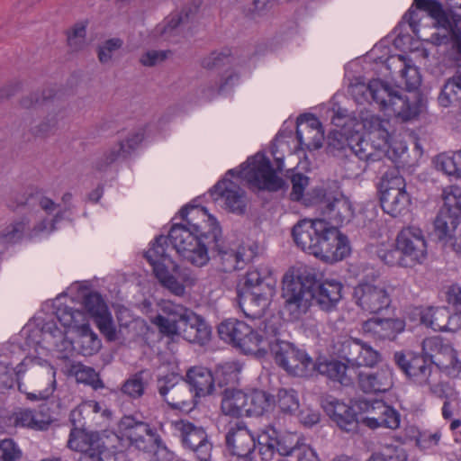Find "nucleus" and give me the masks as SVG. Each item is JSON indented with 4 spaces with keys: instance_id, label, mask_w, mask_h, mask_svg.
<instances>
[{
    "instance_id": "1",
    "label": "nucleus",
    "mask_w": 461,
    "mask_h": 461,
    "mask_svg": "<svg viewBox=\"0 0 461 461\" xmlns=\"http://www.w3.org/2000/svg\"><path fill=\"white\" fill-rule=\"evenodd\" d=\"M367 136L347 130L334 131L329 136L328 146L334 157L344 161L350 176L364 173L371 162L381 160L389 149V122L375 114L361 117Z\"/></svg>"
},
{
    "instance_id": "2",
    "label": "nucleus",
    "mask_w": 461,
    "mask_h": 461,
    "mask_svg": "<svg viewBox=\"0 0 461 461\" xmlns=\"http://www.w3.org/2000/svg\"><path fill=\"white\" fill-rule=\"evenodd\" d=\"M316 274L307 266L290 269L283 279L285 310L291 319L298 320L307 312L312 302L323 311H331L340 301L342 284L335 279L323 280L316 289Z\"/></svg>"
},
{
    "instance_id": "3",
    "label": "nucleus",
    "mask_w": 461,
    "mask_h": 461,
    "mask_svg": "<svg viewBox=\"0 0 461 461\" xmlns=\"http://www.w3.org/2000/svg\"><path fill=\"white\" fill-rule=\"evenodd\" d=\"M235 174L258 189L277 191L285 185L271 167L269 159L262 153H257L248 158L246 163L241 165L240 170H229L225 176L212 187L211 194L215 201H221L227 211L239 215L245 213L248 198L240 184L229 178V176H232Z\"/></svg>"
},
{
    "instance_id": "4",
    "label": "nucleus",
    "mask_w": 461,
    "mask_h": 461,
    "mask_svg": "<svg viewBox=\"0 0 461 461\" xmlns=\"http://www.w3.org/2000/svg\"><path fill=\"white\" fill-rule=\"evenodd\" d=\"M292 235L303 250L326 262L341 260L349 252L347 238L324 219L302 220L294 226Z\"/></svg>"
},
{
    "instance_id": "5",
    "label": "nucleus",
    "mask_w": 461,
    "mask_h": 461,
    "mask_svg": "<svg viewBox=\"0 0 461 461\" xmlns=\"http://www.w3.org/2000/svg\"><path fill=\"white\" fill-rule=\"evenodd\" d=\"M348 92L358 104L374 101L383 110H390L403 121H409L420 112L417 102L410 103L406 95L393 88L387 82L373 79L368 84L355 82L350 84Z\"/></svg>"
},
{
    "instance_id": "6",
    "label": "nucleus",
    "mask_w": 461,
    "mask_h": 461,
    "mask_svg": "<svg viewBox=\"0 0 461 461\" xmlns=\"http://www.w3.org/2000/svg\"><path fill=\"white\" fill-rule=\"evenodd\" d=\"M239 304L245 315L260 319L276 294V280L266 267L249 269L240 285Z\"/></svg>"
},
{
    "instance_id": "7",
    "label": "nucleus",
    "mask_w": 461,
    "mask_h": 461,
    "mask_svg": "<svg viewBox=\"0 0 461 461\" xmlns=\"http://www.w3.org/2000/svg\"><path fill=\"white\" fill-rule=\"evenodd\" d=\"M277 328L268 321H262L252 328L242 321L229 319L218 327L220 338L239 348L245 354L263 357L267 353V339L276 336Z\"/></svg>"
},
{
    "instance_id": "8",
    "label": "nucleus",
    "mask_w": 461,
    "mask_h": 461,
    "mask_svg": "<svg viewBox=\"0 0 461 461\" xmlns=\"http://www.w3.org/2000/svg\"><path fill=\"white\" fill-rule=\"evenodd\" d=\"M19 390L30 400H44L54 392L56 371L52 365L41 357H26L15 367Z\"/></svg>"
},
{
    "instance_id": "9",
    "label": "nucleus",
    "mask_w": 461,
    "mask_h": 461,
    "mask_svg": "<svg viewBox=\"0 0 461 461\" xmlns=\"http://www.w3.org/2000/svg\"><path fill=\"white\" fill-rule=\"evenodd\" d=\"M194 212L202 214L206 220L203 224H196V230L201 231L203 237L208 240L212 258L217 262L223 272H231L238 269L239 264L244 261L245 248L239 244H229L222 240L221 230L216 219L207 213L205 209H194Z\"/></svg>"
},
{
    "instance_id": "10",
    "label": "nucleus",
    "mask_w": 461,
    "mask_h": 461,
    "mask_svg": "<svg viewBox=\"0 0 461 461\" xmlns=\"http://www.w3.org/2000/svg\"><path fill=\"white\" fill-rule=\"evenodd\" d=\"M120 427L122 436L131 447L147 453H152L154 461H166L169 453L157 430L149 424L138 421L131 416L122 419Z\"/></svg>"
},
{
    "instance_id": "11",
    "label": "nucleus",
    "mask_w": 461,
    "mask_h": 461,
    "mask_svg": "<svg viewBox=\"0 0 461 461\" xmlns=\"http://www.w3.org/2000/svg\"><path fill=\"white\" fill-rule=\"evenodd\" d=\"M275 337L267 339V351L271 352L278 366L297 376H307L314 370L312 359L304 351L290 342L274 339Z\"/></svg>"
},
{
    "instance_id": "12",
    "label": "nucleus",
    "mask_w": 461,
    "mask_h": 461,
    "mask_svg": "<svg viewBox=\"0 0 461 461\" xmlns=\"http://www.w3.org/2000/svg\"><path fill=\"white\" fill-rule=\"evenodd\" d=\"M310 195L312 204L316 207L330 226L337 228L344 222H348L352 218L351 203L348 198L342 194L314 189Z\"/></svg>"
},
{
    "instance_id": "13",
    "label": "nucleus",
    "mask_w": 461,
    "mask_h": 461,
    "mask_svg": "<svg viewBox=\"0 0 461 461\" xmlns=\"http://www.w3.org/2000/svg\"><path fill=\"white\" fill-rule=\"evenodd\" d=\"M418 8L426 10L433 19V25L437 32L431 34L430 41L436 45L452 43L461 57V34L453 27L452 21L448 18L442 5L433 0H414Z\"/></svg>"
},
{
    "instance_id": "14",
    "label": "nucleus",
    "mask_w": 461,
    "mask_h": 461,
    "mask_svg": "<svg viewBox=\"0 0 461 461\" xmlns=\"http://www.w3.org/2000/svg\"><path fill=\"white\" fill-rule=\"evenodd\" d=\"M157 389L162 400L172 409L190 411L197 402L190 384L176 374L158 377Z\"/></svg>"
},
{
    "instance_id": "15",
    "label": "nucleus",
    "mask_w": 461,
    "mask_h": 461,
    "mask_svg": "<svg viewBox=\"0 0 461 461\" xmlns=\"http://www.w3.org/2000/svg\"><path fill=\"white\" fill-rule=\"evenodd\" d=\"M393 288L384 282H362L355 286L353 299L363 311L375 314L389 308Z\"/></svg>"
},
{
    "instance_id": "16",
    "label": "nucleus",
    "mask_w": 461,
    "mask_h": 461,
    "mask_svg": "<svg viewBox=\"0 0 461 461\" xmlns=\"http://www.w3.org/2000/svg\"><path fill=\"white\" fill-rule=\"evenodd\" d=\"M258 452L262 461H277L281 456H285L296 453L303 457V449L295 447L294 436L280 435L274 427H268L263 430L258 437Z\"/></svg>"
},
{
    "instance_id": "17",
    "label": "nucleus",
    "mask_w": 461,
    "mask_h": 461,
    "mask_svg": "<svg viewBox=\"0 0 461 461\" xmlns=\"http://www.w3.org/2000/svg\"><path fill=\"white\" fill-rule=\"evenodd\" d=\"M194 209H203L202 207H184L180 211V214L184 220L186 221L189 227L182 224H175L171 227L168 238L173 248L181 256L187 249H193L202 238L201 231L195 229L196 224H203V220H206L202 214L194 212Z\"/></svg>"
},
{
    "instance_id": "18",
    "label": "nucleus",
    "mask_w": 461,
    "mask_h": 461,
    "mask_svg": "<svg viewBox=\"0 0 461 461\" xmlns=\"http://www.w3.org/2000/svg\"><path fill=\"white\" fill-rule=\"evenodd\" d=\"M422 353L439 368L449 375H456L461 371V360L456 350L440 337L425 339L422 342Z\"/></svg>"
},
{
    "instance_id": "19",
    "label": "nucleus",
    "mask_w": 461,
    "mask_h": 461,
    "mask_svg": "<svg viewBox=\"0 0 461 461\" xmlns=\"http://www.w3.org/2000/svg\"><path fill=\"white\" fill-rule=\"evenodd\" d=\"M396 242L403 254L404 264L410 267L422 263L427 258V241L423 231L415 226H408L397 234Z\"/></svg>"
},
{
    "instance_id": "20",
    "label": "nucleus",
    "mask_w": 461,
    "mask_h": 461,
    "mask_svg": "<svg viewBox=\"0 0 461 461\" xmlns=\"http://www.w3.org/2000/svg\"><path fill=\"white\" fill-rule=\"evenodd\" d=\"M426 358L424 355L412 352L397 351L393 354L395 365L411 382L431 388L433 367Z\"/></svg>"
},
{
    "instance_id": "21",
    "label": "nucleus",
    "mask_w": 461,
    "mask_h": 461,
    "mask_svg": "<svg viewBox=\"0 0 461 461\" xmlns=\"http://www.w3.org/2000/svg\"><path fill=\"white\" fill-rule=\"evenodd\" d=\"M172 426L179 433L184 446L191 449L199 461L211 460L212 446L202 427L185 420H176Z\"/></svg>"
},
{
    "instance_id": "22",
    "label": "nucleus",
    "mask_w": 461,
    "mask_h": 461,
    "mask_svg": "<svg viewBox=\"0 0 461 461\" xmlns=\"http://www.w3.org/2000/svg\"><path fill=\"white\" fill-rule=\"evenodd\" d=\"M360 409L366 415L362 422L370 429L384 427L395 429L400 425V414L383 401L362 402Z\"/></svg>"
},
{
    "instance_id": "23",
    "label": "nucleus",
    "mask_w": 461,
    "mask_h": 461,
    "mask_svg": "<svg viewBox=\"0 0 461 461\" xmlns=\"http://www.w3.org/2000/svg\"><path fill=\"white\" fill-rule=\"evenodd\" d=\"M225 443L230 454L238 457H249L256 447L254 436L242 422L230 426L225 435Z\"/></svg>"
},
{
    "instance_id": "24",
    "label": "nucleus",
    "mask_w": 461,
    "mask_h": 461,
    "mask_svg": "<svg viewBox=\"0 0 461 461\" xmlns=\"http://www.w3.org/2000/svg\"><path fill=\"white\" fill-rule=\"evenodd\" d=\"M360 389L367 393L388 392L393 386V371L387 365L370 372H360L357 375Z\"/></svg>"
},
{
    "instance_id": "25",
    "label": "nucleus",
    "mask_w": 461,
    "mask_h": 461,
    "mask_svg": "<svg viewBox=\"0 0 461 461\" xmlns=\"http://www.w3.org/2000/svg\"><path fill=\"white\" fill-rule=\"evenodd\" d=\"M296 137L301 146L318 149L324 140L321 122L314 116H301L297 121Z\"/></svg>"
},
{
    "instance_id": "26",
    "label": "nucleus",
    "mask_w": 461,
    "mask_h": 461,
    "mask_svg": "<svg viewBox=\"0 0 461 461\" xmlns=\"http://www.w3.org/2000/svg\"><path fill=\"white\" fill-rule=\"evenodd\" d=\"M343 350L347 362L351 366L371 367L382 360L380 352L358 339L346 343Z\"/></svg>"
},
{
    "instance_id": "27",
    "label": "nucleus",
    "mask_w": 461,
    "mask_h": 461,
    "mask_svg": "<svg viewBox=\"0 0 461 461\" xmlns=\"http://www.w3.org/2000/svg\"><path fill=\"white\" fill-rule=\"evenodd\" d=\"M404 321L401 319L371 318L363 323L362 330L375 339L392 340L404 330Z\"/></svg>"
},
{
    "instance_id": "28",
    "label": "nucleus",
    "mask_w": 461,
    "mask_h": 461,
    "mask_svg": "<svg viewBox=\"0 0 461 461\" xmlns=\"http://www.w3.org/2000/svg\"><path fill=\"white\" fill-rule=\"evenodd\" d=\"M68 447L80 451L78 461H104L108 452L104 443L94 434L86 435L84 446H80L74 438V432H71Z\"/></svg>"
},
{
    "instance_id": "29",
    "label": "nucleus",
    "mask_w": 461,
    "mask_h": 461,
    "mask_svg": "<svg viewBox=\"0 0 461 461\" xmlns=\"http://www.w3.org/2000/svg\"><path fill=\"white\" fill-rule=\"evenodd\" d=\"M102 411H104L95 401H86L77 405L70 413V421L74 426V430L71 432L91 429Z\"/></svg>"
},
{
    "instance_id": "30",
    "label": "nucleus",
    "mask_w": 461,
    "mask_h": 461,
    "mask_svg": "<svg viewBox=\"0 0 461 461\" xmlns=\"http://www.w3.org/2000/svg\"><path fill=\"white\" fill-rule=\"evenodd\" d=\"M327 414L346 432H356L358 420L355 411L348 405L337 400L327 402L324 406Z\"/></svg>"
},
{
    "instance_id": "31",
    "label": "nucleus",
    "mask_w": 461,
    "mask_h": 461,
    "mask_svg": "<svg viewBox=\"0 0 461 461\" xmlns=\"http://www.w3.org/2000/svg\"><path fill=\"white\" fill-rule=\"evenodd\" d=\"M180 333L187 341L203 345L210 339L211 328L202 317L191 312L182 323Z\"/></svg>"
},
{
    "instance_id": "32",
    "label": "nucleus",
    "mask_w": 461,
    "mask_h": 461,
    "mask_svg": "<svg viewBox=\"0 0 461 461\" xmlns=\"http://www.w3.org/2000/svg\"><path fill=\"white\" fill-rule=\"evenodd\" d=\"M195 394V400L211 394L214 388V378L210 370L203 366L189 369L185 379Z\"/></svg>"
},
{
    "instance_id": "33",
    "label": "nucleus",
    "mask_w": 461,
    "mask_h": 461,
    "mask_svg": "<svg viewBox=\"0 0 461 461\" xmlns=\"http://www.w3.org/2000/svg\"><path fill=\"white\" fill-rule=\"evenodd\" d=\"M248 394L240 390L226 388L222 392L221 410L224 415L239 418L247 415Z\"/></svg>"
},
{
    "instance_id": "34",
    "label": "nucleus",
    "mask_w": 461,
    "mask_h": 461,
    "mask_svg": "<svg viewBox=\"0 0 461 461\" xmlns=\"http://www.w3.org/2000/svg\"><path fill=\"white\" fill-rule=\"evenodd\" d=\"M420 321L425 326L438 331H455L454 327L449 326V312L446 307H429L420 314Z\"/></svg>"
},
{
    "instance_id": "35",
    "label": "nucleus",
    "mask_w": 461,
    "mask_h": 461,
    "mask_svg": "<svg viewBox=\"0 0 461 461\" xmlns=\"http://www.w3.org/2000/svg\"><path fill=\"white\" fill-rule=\"evenodd\" d=\"M381 206L384 212L396 217L407 210L410 196L407 192H391L380 196Z\"/></svg>"
},
{
    "instance_id": "36",
    "label": "nucleus",
    "mask_w": 461,
    "mask_h": 461,
    "mask_svg": "<svg viewBox=\"0 0 461 461\" xmlns=\"http://www.w3.org/2000/svg\"><path fill=\"white\" fill-rule=\"evenodd\" d=\"M317 372L332 381L340 383L343 385L350 384V377L347 374L348 367L345 364L337 361H323L314 364Z\"/></svg>"
},
{
    "instance_id": "37",
    "label": "nucleus",
    "mask_w": 461,
    "mask_h": 461,
    "mask_svg": "<svg viewBox=\"0 0 461 461\" xmlns=\"http://www.w3.org/2000/svg\"><path fill=\"white\" fill-rule=\"evenodd\" d=\"M75 344L77 350L84 356H92L101 347L100 339L87 324L78 327Z\"/></svg>"
},
{
    "instance_id": "38",
    "label": "nucleus",
    "mask_w": 461,
    "mask_h": 461,
    "mask_svg": "<svg viewBox=\"0 0 461 461\" xmlns=\"http://www.w3.org/2000/svg\"><path fill=\"white\" fill-rule=\"evenodd\" d=\"M149 380V372L148 370H140L125 380L121 387V391L123 394L132 399H139L144 394Z\"/></svg>"
},
{
    "instance_id": "39",
    "label": "nucleus",
    "mask_w": 461,
    "mask_h": 461,
    "mask_svg": "<svg viewBox=\"0 0 461 461\" xmlns=\"http://www.w3.org/2000/svg\"><path fill=\"white\" fill-rule=\"evenodd\" d=\"M15 426L44 429L50 424V418L28 409L19 410L13 415Z\"/></svg>"
},
{
    "instance_id": "40",
    "label": "nucleus",
    "mask_w": 461,
    "mask_h": 461,
    "mask_svg": "<svg viewBox=\"0 0 461 461\" xmlns=\"http://www.w3.org/2000/svg\"><path fill=\"white\" fill-rule=\"evenodd\" d=\"M461 216L449 212V210H439L435 220V230L439 239L448 238L452 240V234L459 224Z\"/></svg>"
},
{
    "instance_id": "41",
    "label": "nucleus",
    "mask_w": 461,
    "mask_h": 461,
    "mask_svg": "<svg viewBox=\"0 0 461 461\" xmlns=\"http://www.w3.org/2000/svg\"><path fill=\"white\" fill-rule=\"evenodd\" d=\"M247 416H260L271 409L274 399L265 391L255 390L248 394Z\"/></svg>"
},
{
    "instance_id": "42",
    "label": "nucleus",
    "mask_w": 461,
    "mask_h": 461,
    "mask_svg": "<svg viewBox=\"0 0 461 461\" xmlns=\"http://www.w3.org/2000/svg\"><path fill=\"white\" fill-rule=\"evenodd\" d=\"M64 113L62 109H54L48 107V114L37 125L30 131L34 137L46 138L57 129L59 122L63 119Z\"/></svg>"
},
{
    "instance_id": "43",
    "label": "nucleus",
    "mask_w": 461,
    "mask_h": 461,
    "mask_svg": "<svg viewBox=\"0 0 461 461\" xmlns=\"http://www.w3.org/2000/svg\"><path fill=\"white\" fill-rule=\"evenodd\" d=\"M210 240L211 239L205 240L204 237L202 236L196 243V246H194L193 249H187L181 257L187 262L198 267L207 265L210 260L208 253L210 250L208 240Z\"/></svg>"
},
{
    "instance_id": "44",
    "label": "nucleus",
    "mask_w": 461,
    "mask_h": 461,
    "mask_svg": "<svg viewBox=\"0 0 461 461\" xmlns=\"http://www.w3.org/2000/svg\"><path fill=\"white\" fill-rule=\"evenodd\" d=\"M167 238L165 236H159L155 240L152 247L149 249L145 253V257L149 264L153 267V271H156L157 267H167V262H170L169 257L167 254Z\"/></svg>"
},
{
    "instance_id": "45",
    "label": "nucleus",
    "mask_w": 461,
    "mask_h": 461,
    "mask_svg": "<svg viewBox=\"0 0 461 461\" xmlns=\"http://www.w3.org/2000/svg\"><path fill=\"white\" fill-rule=\"evenodd\" d=\"M129 155L124 142H118L106 149L95 162V167L98 171H105L107 168L120 158H124Z\"/></svg>"
},
{
    "instance_id": "46",
    "label": "nucleus",
    "mask_w": 461,
    "mask_h": 461,
    "mask_svg": "<svg viewBox=\"0 0 461 461\" xmlns=\"http://www.w3.org/2000/svg\"><path fill=\"white\" fill-rule=\"evenodd\" d=\"M240 367L237 363L227 362L220 364L215 367L213 378L214 384L216 383L220 387L227 384H232L238 380V375Z\"/></svg>"
},
{
    "instance_id": "47",
    "label": "nucleus",
    "mask_w": 461,
    "mask_h": 461,
    "mask_svg": "<svg viewBox=\"0 0 461 461\" xmlns=\"http://www.w3.org/2000/svg\"><path fill=\"white\" fill-rule=\"evenodd\" d=\"M181 24H184V16L176 15L175 13L171 14L165 20L158 24L153 34L155 37H161L165 40H170L178 33V28Z\"/></svg>"
},
{
    "instance_id": "48",
    "label": "nucleus",
    "mask_w": 461,
    "mask_h": 461,
    "mask_svg": "<svg viewBox=\"0 0 461 461\" xmlns=\"http://www.w3.org/2000/svg\"><path fill=\"white\" fill-rule=\"evenodd\" d=\"M405 185V181L400 175L399 170L391 168L383 175L379 184V191L381 195L393 191L406 192Z\"/></svg>"
},
{
    "instance_id": "49",
    "label": "nucleus",
    "mask_w": 461,
    "mask_h": 461,
    "mask_svg": "<svg viewBox=\"0 0 461 461\" xmlns=\"http://www.w3.org/2000/svg\"><path fill=\"white\" fill-rule=\"evenodd\" d=\"M436 167L446 175L461 177V149L453 155H439L436 159Z\"/></svg>"
},
{
    "instance_id": "50",
    "label": "nucleus",
    "mask_w": 461,
    "mask_h": 461,
    "mask_svg": "<svg viewBox=\"0 0 461 461\" xmlns=\"http://www.w3.org/2000/svg\"><path fill=\"white\" fill-rule=\"evenodd\" d=\"M157 279L161 285L167 289L171 294L176 296H182L185 294V286L176 277L169 273L167 267H159L154 272Z\"/></svg>"
},
{
    "instance_id": "51",
    "label": "nucleus",
    "mask_w": 461,
    "mask_h": 461,
    "mask_svg": "<svg viewBox=\"0 0 461 461\" xmlns=\"http://www.w3.org/2000/svg\"><path fill=\"white\" fill-rule=\"evenodd\" d=\"M443 205L440 210H449V212L461 216V188L449 185L443 189L441 194Z\"/></svg>"
},
{
    "instance_id": "52",
    "label": "nucleus",
    "mask_w": 461,
    "mask_h": 461,
    "mask_svg": "<svg viewBox=\"0 0 461 461\" xmlns=\"http://www.w3.org/2000/svg\"><path fill=\"white\" fill-rule=\"evenodd\" d=\"M461 101V87L454 76L447 80L438 96L439 104L447 107Z\"/></svg>"
},
{
    "instance_id": "53",
    "label": "nucleus",
    "mask_w": 461,
    "mask_h": 461,
    "mask_svg": "<svg viewBox=\"0 0 461 461\" xmlns=\"http://www.w3.org/2000/svg\"><path fill=\"white\" fill-rule=\"evenodd\" d=\"M276 402L284 413L292 414L299 408L298 394L294 389L282 388L276 394Z\"/></svg>"
},
{
    "instance_id": "54",
    "label": "nucleus",
    "mask_w": 461,
    "mask_h": 461,
    "mask_svg": "<svg viewBox=\"0 0 461 461\" xmlns=\"http://www.w3.org/2000/svg\"><path fill=\"white\" fill-rule=\"evenodd\" d=\"M393 61H397L400 64L398 71L401 77V84H403L408 90L416 88L420 83V78L417 68L406 65L401 57L393 59Z\"/></svg>"
},
{
    "instance_id": "55",
    "label": "nucleus",
    "mask_w": 461,
    "mask_h": 461,
    "mask_svg": "<svg viewBox=\"0 0 461 461\" xmlns=\"http://www.w3.org/2000/svg\"><path fill=\"white\" fill-rule=\"evenodd\" d=\"M192 311L184 307L181 304L175 303L172 301H161L159 303V312L166 318L178 321L182 324Z\"/></svg>"
},
{
    "instance_id": "56",
    "label": "nucleus",
    "mask_w": 461,
    "mask_h": 461,
    "mask_svg": "<svg viewBox=\"0 0 461 461\" xmlns=\"http://www.w3.org/2000/svg\"><path fill=\"white\" fill-rule=\"evenodd\" d=\"M28 221L22 220L13 222L0 231V245L14 244L23 236Z\"/></svg>"
},
{
    "instance_id": "57",
    "label": "nucleus",
    "mask_w": 461,
    "mask_h": 461,
    "mask_svg": "<svg viewBox=\"0 0 461 461\" xmlns=\"http://www.w3.org/2000/svg\"><path fill=\"white\" fill-rule=\"evenodd\" d=\"M123 41L120 38L104 41L97 48V58L102 64H110L115 53L122 49Z\"/></svg>"
},
{
    "instance_id": "58",
    "label": "nucleus",
    "mask_w": 461,
    "mask_h": 461,
    "mask_svg": "<svg viewBox=\"0 0 461 461\" xmlns=\"http://www.w3.org/2000/svg\"><path fill=\"white\" fill-rule=\"evenodd\" d=\"M150 321L166 336L172 337L179 334L181 331L182 324L178 321L166 318L163 314H157Z\"/></svg>"
},
{
    "instance_id": "59",
    "label": "nucleus",
    "mask_w": 461,
    "mask_h": 461,
    "mask_svg": "<svg viewBox=\"0 0 461 461\" xmlns=\"http://www.w3.org/2000/svg\"><path fill=\"white\" fill-rule=\"evenodd\" d=\"M73 369L77 382L90 384L95 388L102 386L99 375L94 368L84 365H77L73 366Z\"/></svg>"
},
{
    "instance_id": "60",
    "label": "nucleus",
    "mask_w": 461,
    "mask_h": 461,
    "mask_svg": "<svg viewBox=\"0 0 461 461\" xmlns=\"http://www.w3.org/2000/svg\"><path fill=\"white\" fill-rule=\"evenodd\" d=\"M377 255L379 258L389 266H401L404 267H410L404 264L403 254L399 249L397 242L395 241V247L391 249H381L378 250Z\"/></svg>"
},
{
    "instance_id": "61",
    "label": "nucleus",
    "mask_w": 461,
    "mask_h": 461,
    "mask_svg": "<svg viewBox=\"0 0 461 461\" xmlns=\"http://www.w3.org/2000/svg\"><path fill=\"white\" fill-rule=\"evenodd\" d=\"M69 47L73 50H79L87 45L86 27L84 23H77L68 37Z\"/></svg>"
},
{
    "instance_id": "62",
    "label": "nucleus",
    "mask_w": 461,
    "mask_h": 461,
    "mask_svg": "<svg viewBox=\"0 0 461 461\" xmlns=\"http://www.w3.org/2000/svg\"><path fill=\"white\" fill-rule=\"evenodd\" d=\"M95 324L99 328L100 331L109 339L113 340L116 337L115 329L113 323V320L108 310L104 312L97 314L94 318Z\"/></svg>"
},
{
    "instance_id": "63",
    "label": "nucleus",
    "mask_w": 461,
    "mask_h": 461,
    "mask_svg": "<svg viewBox=\"0 0 461 461\" xmlns=\"http://www.w3.org/2000/svg\"><path fill=\"white\" fill-rule=\"evenodd\" d=\"M171 54L169 50H150L140 58V63L145 67H154L165 61Z\"/></svg>"
},
{
    "instance_id": "64",
    "label": "nucleus",
    "mask_w": 461,
    "mask_h": 461,
    "mask_svg": "<svg viewBox=\"0 0 461 461\" xmlns=\"http://www.w3.org/2000/svg\"><path fill=\"white\" fill-rule=\"evenodd\" d=\"M21 451L12 439L0 442V461H16L20 458Z\"/></svg>"
}]
</instances>
